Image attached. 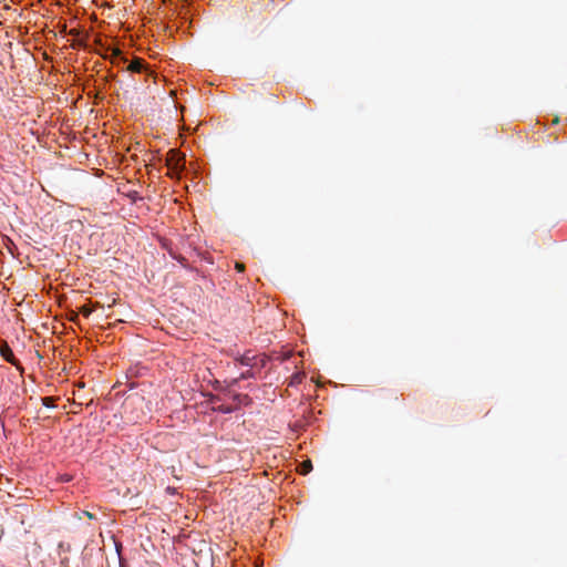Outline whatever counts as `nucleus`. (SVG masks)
<instances>
[{
  "mask_svg": "<svg viewBox=\"0 0 567 567\" xmlns=\"http://www.w3.org/2000/svg\"><path fill=\"white\" fill-rule=\"evenodd\" d=\"M0 354L8 363L14 365L17 370L21 373L24 372V368L20 363V361L14 357L12 349L9 347L8 342L0 339Z\"/></svg>",
  "mask_w": 567,
  "mask_h": 567,
  "instance_id": "2",
  "label": "nucleus"
},
{
  "mask_svg": "<svg viewBox=\"0 0 567 567\" xmlns=\"http://www.w3.org/2000/svg\"><path fill=\"white\" fill-rule=\"evenodd\" d=\"M226 398H229L233 401V406H236V410L239 409L241 405H247L250 403L251 399L248 394H241L234 392L231 390H227V393L225 394Z\"/></svg>",
  "mask_w": 567,
  "mask_h": 567,
  "instance_id": "4",
  "label": "nucleus"
},
{
  "mask_svg": "<svg viewBox=\"0 0 567 567\" xmlns=\"http://www.w3.org/2000/svg\"><path fill=\"white\" fill-rule=\"evenodd\" d=\"M128 197L131 198V200L133 203H136L137 200H142L143 199V197H141L136 190L130 192L128 193Z\"/></svg>",
  "mask_w": 567,
  "mask_h": 567,
  "instance_id": "12",
  "label": "nucleus"
},
{
  "mask_svg": "<svg viewBox=\"0 0 567 567\" xmlns=\"http://www.w3.org/2000/svg\"><path fill=\"white\" fill-rule=\"evenodd\" d=\"M244 268H245V267H244V265H243V264H236V269H237L238 271H240V272H241V271H244Z\"/></svg>",
  "mask_w": 567,
  "mask_h": 567,
  "instance_id": "16",
  "label": "nucleus"
},
{
  "mask_svg": "<svg viewBox=\"0 0 567 567\" xmlns=\"http://www.w3.org/2000/svg\"><path fill=\"white\" fill-rule=\"evenodd\" d=\"M166 162L171 176H179L185 168V159L176 150L169 151Z\"/></svg>",
  "mask_w": 567,
  "mask_h": 567,
  "instance_id": "1",
  "label": "nucleus"
},
{
  "mask_svg": "<svg viewBox=\"0 0 567 567\" xmlns=\"http://www.w3.org/2000/svg\"><path fill=\"white\" fill-rule=\"evenodd\" d=\"M234 359V367H255L256 365V354L248 350L245 353L234 352L231 353Z\"/></svg>",
  "mask_w": 567,
  "mask_h": 567,
  "instance_id": "3",
  "label": "nucleus"
},
{
  "mask_svg": "<svg viewBox=\"0 0 567 567\" xmlns=\"http://www.w3.org/2000/svg\"><path fill=\"white\" fill-rule=\"evenodd\" d=\"M268 357L265 354H256V365L255 369L259 373L264 368H266L268 363Z\"/></svg>",
  "mask_w": 567,
  "mask_h": 567,
  "instance_id": "6",
  "label": "nucleus"
},
{
  "mask_svg": "<svg viewBox=\"0 0 567 567\" xmlns=\"http://www.w3.org/2000/svg\"><path fill=\"white\" fill-rule=\"evenodd\" d=\"M143 69V61L142 60H135L130 63L128 70L132 72H141Z\"/></svg>",
  "mask_w": 567,
  "mask_h": 567,
  "instance_id": "11",
  "label": "nucleus"
},
{
  "mask_svg": "<svg viewBox=\"0 0 567 567\" xmlns=\"http://www.w3.org/2000/svg\"><path fill=\"white\" fill-rule=\"evenodd\" d=\"M72 480V476L70 474H63L61 475V481L64 483H68Z\"/></svg>",
  "mask_w": 567,
  "mask_h": 567,
  "instance_id": "14",
  "label": "nucleus"
},
{
  "mask_svg": "<svg viewBox=\"0 0 567 567\" xmlns=\"http://www.w3.org/2000/svg\"><path fill=\"white\" fill-rule=\"evenodd\" d=\"M243 379L240 378V375H238L231 379H225L224 383L226 385V389L231 390V388L237 386L239 384V381Z\"/></svg>",
  "mask_w": 567,
  "mask_h": 567,
  "instance_id": "10",
  "label": "nucleus"
},
{
  "mask_svg": "<svg viewBox=\"0 0 567 567\" xmlns=\"http://www.w3.org/2000/svg\"><path fill=\"white\" fill-rule=\"evenodd\" d=\"M303 377H305L303 373H300V372L292 374L290 378V381H289V385L297 386L298 384H300L302 382Z\"/></svg>",
  "mask_w": 567,
  "mask_h": 567,
  "instance_id": "9",
  "label": "nucleus"
},
{
  "mask_svg": "<svg viewBox=\"0 0 567 567\" xmlns=\"http://www.w3.org/2000/svg\"><path fill=\"white\" fill-rule=\"evenodd\" d=\"M213 410L223 414H230L236 411V406H233L231 404L220 403L218 405H214Z\"/></svg>",
  "mask_w": 567,
  "mask_h": 567,
  "instance_id": "5",
  "label": "nucleus"
},
{
  "mask_svg": "<svg viewBox=\"0 0 567 567\" xmlns=\"http://www.w3.org/2000/svg\"><path fill=\"white\" fill-rule=\"evenodd\" d=\"M49 400H50L49 398H44V399H43V403H44V405L50 406V402H48Z\"/></svg>",
  "mask_w": 567,
  "mask_h": 567,
  "instance_id": "17",
  "label": "nucleus"
},
{
  "mask_svg": "<svg viewBox=\"0 0 567 567\" xmlns=\"http://www.w3.org/2000/svg\"><path fill=\"white\" fill-rule=\"evenodd\" d=\"M303 468H305V470H303V474H306L307 472H309V471H310V468H311V464H310V463H305V464H303Z\"/></svg>",
  "mask_w": 567,
  "mask_h": 567,
  "instance_id": "15",
  "label": "nucleus"
},
{
  "mask_svg": "<svg viewBox=\"0 0 567 567\" xmlns=\"http://www.w3.org/2000/svg\"><path fill=\"white\" fill-rule=\"evenodd\" d=\"M209 382H210V384H212L214 390L219 391L224 395L227 393L228 389H226V385H224L225 384L224 381L221 382V381H219L217 379H214V380H212Z\"/></svg>",
  "mask_w": 567,
  "mask_h": 567,
  "instance_id": "8",
  "label": "nucleus"
},
{
  "mask_svg": "<svg viewBox=\"0 0 567 567\" xmlns=\"http://www.w3.org/2000/svg\"><path fill=\"white\" fill-rule=\"evenodd\" d=\"M209 401H210V403H213V404H217L218 402H220V401H221V396H220V395H214V394H212V395H210V398H209Z\"/></svg>",
  "mask_w": 567,
  "mask_h": 567,
  "instance_id": "13",
  "label": "nucleus"
},
{
  "mask_svg": "<svg viewBox=\"0 0 567 567\" xmlns=\"http://www.w3.org/2000/svg\"><path fill=\"white\" fill-rule=\"evenodd\" d=\"M248 369L246 371H243L239 375L243 380L248 379H256L258 375V372L256 371L255 367H247Z\"/></svg>",
  "mask_w": 567,
  "mask_h": 567,
  "instance_id": "7",
  "label": "nucleus"
}]
</instances>
